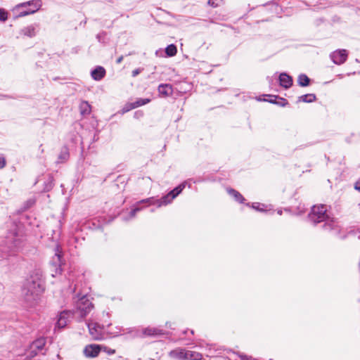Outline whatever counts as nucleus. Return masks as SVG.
Segmentation results:
<instances>
[{
  "instance_id": "1",
  "label": "nucleus",
  "mask_w": 360,
  "mask_h": 360,
  "mask_svg": "<svg viewBox=\"0 0 360 360\" xmlns=\"http://www.w3.org/2000/svg\"><path fill=\"white\" fill-rule=\"evenodd\" d=\"M45 289L42 271L39 269L32 271L22 289V296L28 307H34L40 300Z\"/></svg>"
},
{
  "instance_id": "2",
  "label": "nucleus",
  "mask_w": 360,
  "mask_h": 360,
  "mask_svg": "<svg viewBox=\"0 0 360 360\" xmlns=\"http://www.w3.org/2000/svg\"><path fill=\"white\" fill-rule=\"evenodd\" d=\"M308 220L313 224L324 222L323 228L325 230L333 231L338 234L340 231V225L337 219L330 218L326 213L325 205H314L308 214Z\"/></svg>"
},
{
  "instance_id": "3",
  "label": "nucleus",
  "mask_w": 360,
  "mask_h": 360,
  "mask_svg": "<svg viewBox=\"0 0 360 360\" xmlns=\"http://www.w3.org/2000/svg\"><path fill=\"white\" fill-rule=\"evenodd\" d=\"M23 239L15 229L8 232L5 239L0 241V259L14 255L20 249Z\"/></svg>"
},
{
  "instance_id": "4",
  "label": "nucleus",
  "mask_w": 360,
  "mask_h": 360,
  "mask_svg": "<svg viewBox=\"0 0 360 360\" xmlns=\"http://www.w3.org/2000/svg\"><path fill=\"white\" fill-rule=\"evenodd\" d=\"M75 302L76 309L79 313L81 318H84L94 307L93 304L90 302L86 295L80 296Z\"/></svg>"
},
{
  "instance_id": "5",
  "label": "nucleus",
  "mask_w": 360,
  "mask_h": 360,
  "mask_svg": "<svg viewBox=\"0 0 360 360\" xmlns=\"http://www.w3.org/2000/svg\"><path fill=\"white\" fill-rule=\"evenodd\" d=\"M27 6H33V8H27V10L20 11L18 16H25L30 14L34 13L39 10L41 6V2L39 0H31L18 4L14 10L19 11L21 8H27Z\"/></svg>"
},
{
  "instance_id": "6",
  "label": "nucleus",
  "mask_w": 360,
  "mask_h": 360,
  "mask_svg": "<svg viewBox=\"0 0 360 360\" xmlns=\"http://www.w3.org/2000/svg\"><path fill=\"white\" fill-rule=\"evenodd\" d=\"M62 256L63 254L61 251L59 250V246L57 245L56 247V252L52 259L50 262L51 266L54 269V271L52 270V276H55L57 274H60L62 271L61 264H62Z\"/></svg>"
},
{
  "instance_id": "7",
  "label": "nucleus",
  "mask_w": 360,
  "mask_h": 360,
  "mask_svg": "<svg viewBox=\"0 0 360 360\" xmlns=\"http://www.w3.org/2000/svg\"><path fill=\"white\" fill-rule=\"evenodd\" d=\"M174 198H172V195L169 192L162 196L160 199H155L154 198H148L139 201V203H149L150 205H157L158 207L165 206L169 204Z\"/></svg>"
},
{
  "instance_id": "8",
  "label": "nucleus",
  "mask_w": 360,
  "mask_h": 360,
  "mask_svg": "<svg viewBox=\"0 0 360 360\" xmlns=\"http://www.w3.org/2000/svg\"><path fill=\"white\" fill-rule=\"evenodd\" d=\"M348 53L346 49H338L330 54L332 61L336 65L345 63L347 59Z\"/></svg>"
},
{
  "instance_id": "9",
  "label": "nucleus",
  "mask_w": 360,
  "mask_h": 360,
  "mask_svg": "<svg viewBox=\"0 0 360 360\" xmlns=\"http://www.w3.org/2000/svg\"><path fill=\"white\" fill-rule=\"evenodd\" d=\"M88 328L90 335L95 340H101L103 339V327L97 323H89Z\"/></svg>"
},
{
  "instance_id": "10",
  "label": "nucleus",
  "mask_w": 360,
  "mask_h": 360,
  "mask_svg": "<svg viewBox=\"0 0 360 360\" xmlns=\"http://www.w3.org/2000/svg\"><path fill=\"white\" fill-rule=\"evenodd\" d=\"M102 349V346L96 344L86 345L84 349V354L88 358H95L98 356Z\"/></svg>"
},
{
  "instance_id": "11",
  "label": "nucleus",
  "mask_w": 360,
  "mask_h": 360,
  "mask_svg": "<svg viewBox=\"0 0 360 360\" xmlns=\"http://www.w3.org/2000/svg\"><path fill=\"white\" fill-rule=\"evenodd\" d=\"M72 312L70 310H64L60 312L58 316L56 326L59 328H64L70 321V319L72 317Z\"/></svg>"
},
{
  "instance_id": "12",
  "label": "nucleus",
  "mask_w": 360,
  "mask_h": 360,
  "mask_svg": "<svg viewBox=\"0 0 360 360\" xmlns=\"http://www.w3.org/2000/svg\"><path fill=\"white\" fill-rule=\"evenodd\" d=\"M39 30V25L37 23L32 24L30 25H27L26 27H24L22 28L19 34L20 36H25L30 38H32L36 36L37 32Z\"/></svg>"
},
{
  "instance_id": "13",
  "label": "nucleus",
  "mask_w": 360,
  "mask_h": 360,
  "mask_svg": "<svg viewBox=\"0 0 360 360\" xmlns=\"http://www.w3.org/2000/svg\"><path fill=\"white\" fill-rule=\"evenodd\" d=\"M279 84L284 89H289L292 85V77L285 72L281 73L278 77Z\"/></svg>"
},
{
  "instance_id": "14",
  "label": "nucleus",
  "mask_w": 360,
  "mask_h": 360,
  "mask_svg": "<svg viewBox=\"0 0 360 360\" xmlns=\"http://www.w3.org/2000/svg\"><path fill=\"white\" fill-rule=\"evenodd\" d=\"M169 355L171 358L179 360H187V351L184 349L177 348L172 350Z\"/></svg>"
},
{
  "instance_id": "15",
  "label": "nucleus",
  "mask_w": 360,
  "mask_h": 360,
  "mask_svg": "<svg viewBox=\"0 0 360 360\" xmlns=\"http://www.w3.org/2000/svg\"><path fill=\"white\" fill-rule=\"evenodd\" d=\"M160 95L164 97L172 96L173 94L172 86L169 84H160L158 87Z\"/></svg>"
},
{
  "instance_id": "16",
  "label": "nucleus",
  "mask_w": 360,
  "mask_h": 360,
  "mask_svg": "<svg viewBox=\"0 0 360 360\" xmlns=\"http://www.w3.org/2000/svg\"><path fill=\"white\" fill-rule=\"evenodd\" d=\"M105 70L102 66H97L96 68L91 70V75L92 78L96 81H100L105 75Z\"/></svg>"
},
{
  "instance_id": "17",
  "label": "nucleus",
  "mask_w": 360,
  "mask_h": 360,
  "mask_svg": "<svg viewBox=\"0 0 360 360\" xmlns=\"http://www.w3.org/2000/svg\"><path fill=\"white\" fill-rule=\"evenodd\" d=\"M143 334L146 336H158L165 334L163 330L158 328L147 327L143 329Z\"/></svg>"
},
{
  "instance_id": "18",
  "label": "nucleus",
  "mask_w": 360,
  "mask_h": 360,
  "mask_svg": "<svg viewBox=\"0 0 360 360\" xmlns=\"http://www.w3.org/2000/svg\"><path fill=\"white\" fill-rule=\"evenodd\" d=\"M46 339L44 338H39L35 340H34L32 343H31V348L35 349V350H38L39 352V351H41L45 345H46Z\"/></svg>"
},
{
  "instance_id": "19",
  "label": "nucleus",
  "mask_w": 360,
  "mask_h": 360,
  "mask_svg": "<svg viewBox=\"0 0 360 360\" xmlns=\"http://www.w3.org/2000/svg\"><path fill=\"white\" fill-rule=\"evenodd\" d=\"M227 191L230 195H231L234 198L236 201H237L240 203H243L244 201L245 200L244 197L238 191H236L235 189L229 188L227 190Z\"/></svg>"
},
{
  "instance_id": "20",
  "label": "nucleus",
  "mask_w": 360,
  "mask_h": 360,
  "mask_svg": "<svg viewBox=\"0 0 360 360\" xmlns=\"http://www.w3.org/2000/svg\"><path fill=\"white\" fill-rule=\"evenodd\" d=\"M311 79L305 74H300L297 77L298 85L302 87L308 86Z\"/></svg>"
},
{
  "instance_id": "21",
  "label": "nucleus",
  "mask_w": 360,
  "mask_h": 360,
  "mask_svg": "<svg viewBox=\"0 0 360 360\" xmlns=\"http://www.w3.org/2000/svg\"><path fill=\"white\" fill-rule=\"evenodd\" d=\"M80 112L82 115H89L91 112V105L87 101H82L79 105Z\"/></svg>"
},
{
  "instance_id": "22",
  "label": "nucleus",
  "mask_w": 360,
  "mask_h": 360,
  "mask_svg": "<svg viewBox=\"0 0 360 360\" xmlns=\"http://www.w3.org/2000/svg\"><path fill=\"white\" fill-rule=\"evenodd\" d=\"M316 99V96L314 94H304L298 98L299 101L304 103H311Z\"/></svg>"
},
{
  "instance_id": "23",
  "label": "nucleus",
  "mask_w": 360,
  "mask_h": 360,
  "mask_svg": "<svg viewBox=\"0 0 360 360\" xmlns=\"http://www.w3.org/2000/svg\"><path fill=\"white\" fill-rule=\"evenodd\" d=\"M186 186V183H181L179 186H177L176 188H174L173 190L169 191V193L172 195V198H175L178 195H179L181 191L184 190V188Z\"/></svg>"
},
{
  "instance_id": "24",
  "label": "nucleus",
  "mask_w": 360,
  "mask_h": 360,
  "mask_svg": "<svg viewBox=\"0 0 360 360\" xmlns=\"http://www.w3.org/2000/svg\"><path fill=\"white\" fill-rule=\"evenodd\" d=\"M70 157V153L68 151V148L67 147H63L61 149V151L58 155V162H62L67 160Z\"/></svg>"
},
{
  "instance_id": "25",
  "label": "nucleus",
  "mask_w": 360,
  "mask_h": 360,
  "mask_svg": "<svg viewBox=\"0 0 360 360\" xmlns=\"http://www.w3.org/2000/svg\"><path fill=\"white\" fill-rule=\"evenodd\" d=\"M54 179L51 175H49L47 179L44 182V191L48 192L51 191L54 186Z\"/></svg>"
},
{
  "instance_id": "26",
  "label": "nucleus",
  "mask_w": 360,
  "mask_h": 360,
  "mask_svg": "<svg viewBox=\"0 0 360 360\" xmlns=\"http://www.w3.org/2000/svg\"><path fill=\"white\" fill-rule=\"evenodd\" d=\"M177 49L174 44H169L165 49V53L167 56L172 57L176 54Z\"/></svg>"
},
{
  "instance_id": "27",
  "label": "nucleus",
  "mask_w": 360,
  "mask_h": 360,
  "mask_svg": "<svg viewBox=\"0 0 360 360\" xmlns=\"http://www.w3.org/2000/svg\"><path fill=\"white\" fill-rule=\"evenodd\" d=\"M187 360H200L202 354L200 353L192 351H187Z\"/></svg>"
},
{
  "instance_id": "28",
  "label": "nucleus",
  "mask_w": 360,
  "mask_h": 360,
  "mask_svg": "<svg viewBox=\"0 0 360 360\" xmlns=\"http://www.w3.org/2000/svg\"><path fill=\"white\" fill-rule=\"evenodd\" d=\"M150 101V99H149V98H139L138 100H136L135 102H133V103L135 106V108H136L139 106L144 105L148 103Z\"/></svg>"
},
{
  "instance_id": "29",
  "label": "nucleus",
  "mask_w": 360,
  "mask_h": 360,
  "mask_svg": "<svg viewBox=\"0 0 360 360\" xmlns=\"http://www.w3.org/2000/svg\"><path fill=\"white\" fill-rule=\"evenodd\" d=\"M96 39L100 43L105 44L107 41L106 32H101L96 35Z\"/></svg>"
},
{
  "instance_id": "30",
  "label": "nucleus",
  "mask_w": 360,
  "mask_h": 360,
  "mask_svg": "<svg viewBox=\"0 0 360 360\" xmlns=\"http://www.w3.org/2000/svg\"><path fill=\"white\" fill-rule=\"evenodd\" d=\"M134 108H135V106L134 105V103H128L123 107V108L122 109L121 111H122V113L124 114V113H126Z\"/></svg>"
},
{
  "instance_id": "31",
  "label": "nucleus",
  "mask_w": 360,
  "mask_h": 360,
  "mask_svg": "<svg viewBox=\"0 0 360 360\" xmlns=\"http://www.w3.org/2000/svg\"><path fill=\"white\" fill-rule=\"evenodd\" d=\"M8 18V13L4 8H0V21L5 22Z\"/></svg>"
},
{
  "instance_id": "32",
  "label": "nucleus",
  "mask_w": 360,
  "mask_h": 360,
  "mask_svg": "<svg viewBox=\"0 0 360 360\" xmlns=\"http://www.w3.org/2000/svg\"><path fill=\"white\" fill-rule=\"evenodd\" d=\"M39 351L35 350L32 348H31V345L30 346L29 350L27 351V356L30 358H34L38 354Z\"/></svg>"
},
{
  "instance_id": "33",
  "label": "nucleus",
  "mask_w": 360,
  "mask_h": 360,
  "mask_svg": "<svg viewBox=\"0 0 360 360\" xmlns=\"http://www.w3.org/2000/svg\"><path fill=\"white\" fill-rule=\"evenodd\" d=\"M141 210V207H136L134 209L131 210L129 212V217L125 219L127 220L129 219L134 218L135 217L136 212H139Z\"/></svg>"
},
{
  "instance_id": "34",
  "label": "nucleus",
  "mask_w": 360,
  "mask_h": 360,
  "mask_svg": "<svg viewBox=\"0 0 360 360\" xmlns=\"http://www.w3.org/2000/svg\"><path fill=\"white\" fill-rule=\"evenodd\" d=\"M261 206L264 207V205H262V204H260L259 202H255L252 205L253 209H255L256 210H258V211H260V212H264V209L263 207H261Z\"/></svg>"
},
{
  "instance_id": "35",
  "label": "nucleus",
  "mask_w": 360,
  "mask_h": 360,
  "mask_svg": "<svg viewBox=\"0 0 360 360\" xmlns=\"http://www.w3.org/2000/svg\"><path fill=\"white\" fill-rule=\"evenodd\" d=\"M279 100H280L279 101H278V102L276 101V104H277L280 106H282V107H284L288 104V101L285 98H279Z\"/></svg>"
},
{
  "instance_id": "36",
  "label": "nucleus",
  "mask_w": 360,
  "mask_h": 360,
  "mask_svg": "<svg viewBox=\"0 0 360 360\" xmlns=\"http://www.w3.org/2000/svg\"><path fill=\"white\" fill-rule=\"evenodd\" d=\"M102 349H103L104 352H105L109 355H112V354H114L115 353V349L109 348V347H104V346L103 347L102 346Z\"/></svg>"
},
{
  "instance_id": "37",
  "label": "nucleus",
  "mask_w": 360,
  "mask_h": 360,
  "mask_svg": "<svg viewBox=\"0 0 360 360\" xmlns=\"http://www.w3.org/2000/svg\"><path fill=\"white\" fill-rule=\"evenodd\" d=\"M221 0H209L208 4L212 6V7H217L219 6V2Z\"/></svg>"
},
{
  "instance_id": "38",
  "label": "nucleus",
  "mask_w": 360,
  "mask_h": 360,
  "mask_svg": "<svg viewBox=\"0 0 360 360\" xmlns=\"http://www.w3.org/2000/svg\"><path fill=\"white\" fill-rule=\"evenodd\" d=\"M142 70H143V68H137V69L134 70L131 72V76L133 77H136L137 75H139L142 72Z\"/></svg>"
},
{
  "instance_id": "39",
  "label": "nucleus",
  "mask_w": 360,
  "mask_h": 360,
  "mask_svg": "<svg viewBox=\"0 0 360 360\" xmlns=\"http://www.w3.org/2000/svg\"><path fill=\"white\" fill-rule=\"evenodd\" d=\"M6 165V160L3 157H0V169L4 168Z\"/></svg>"
},
{
  "instance_id": "40",
  "label": "nucleus",
  "mask_w": 360,
  "mask_h": 360,
  "mask_svg": "<svg viewBox=\"0 0 360 360\" xmlns=\"http://www.w3.org/2000/svg\"><path fill=\"white\" fill-rule=\"evenodd\" d=\"M143 113L141 111L138 110L134 112V117L136 119H139V118L143 117Z\"/></svg>"
},
{
  "instance_id": "41",
  "label": "nucleus",
  "mask_w": 360,
  "mask_h": 360,
  "mask_svg": "<svg viewBox=\"0 0 360 360\" xmlns=\"http://www.w3.org/2000/svg\"><path fill=\"white\" fill-rule=\"evenodd\" d=\"M319 4L323 5L324 7H326L328 5H329V3L327 1V0H320Z\"/></svg>"
},
{
  "instance_id": "42",
  "label": "nucleus",
  "mask_w": 360,
  "mask_h": 360,
  "mask_svg": "<svg viewBox=\"0 0 360 360\" xmlns=\"http://www.w3.org/2000/svg\"><path fill=\"white\" fill-rule=\"evenodd\" d=\"M354 188L359 191H360V181H357L355 184Z\"/></svg>"
},
{
  "instance_id": "43",
  "label": "nucleus",
  "mask_w": 360,
  "mask_h": 360,
  "mask_svg": "<svg viewBox=\"0 0 360 360\" xmlns=\"http://www.w3.org/2000/svg\"><path fill=\"white\" fill-rule=\"evenodd\" d=\"M123 58H124L123 56H120V57L117 59L116 63H117V64H120V63H122V61L123 60Z\"/></svg>"
},
{
  "instance_id": "44",
  "label": "nucleus",
  "mask_w": 360,
  "mask_h": 360,
  "mask_svg": "<svg viewBox=\"0 0 360 360\" xmlns=\"http://www.w3.org/2000/svg\"><path fill=\"white\" fill-rule=\"evenodd\" d=\"M274 99H271V100L269 101V103H276V99L279 98V97L277 96H274Z\"/></svg>"
},
{
  "instance_id": "45",
  "label": "nucleus",
  "mask_w": 360,
  "mask_h": 360,
  "mask_svg": "<svg viewBox=\"0 0 360 360\" xmlns=\"http://www.w3.org/2000/svg\"><path fill=\"white\" fill-rule=\"evenodd\" d=\"M271 6L274 8L275 10H277L278 8V6L276 4H271Z\"/></svg>"
},
{
  "instance_id": "46",
  "label": "nucleus",
  "mask_w": 360,
  "mask_h": 360,
  "mask_svg": "<svg viewBox=\"0 0 360 360\" xmlns=\"http://www.w3.org/2000/svg\"><path fill=\"white\" fill-rule=\"evenodd\" d=\"M278 214L279 215H281V214H282V210H278Z\"/></svg>"
},
{
  "instance_id": "47",
  "label": "nucleus",
  "mask_w": 360,
  "mask_h": 360,
  "mask_svg": "<svg viewBox=\"0 0 360 360\" xmlns=\"http://www.w3.org/2000/svg\"><path fill=\"white\" fill-rule=\"evenodd\" d=\"M78 297H80L79 295L77 296V298H78ZM74 300H75V301H76L77 299H76V297H74Z\"/></svg>"
},
{
  "instance_id": "48",
  "label": "nucleus",
  "mask_w": 360,
  "mask_h": 360,
  "mask_svg": "<svg viewBox=\"0 0 360 360\" xmlns=\"http://www.w3.org/2000/svg\"><path fill=\"white\" fill-rule=\"evenodd\" d=\"M191 334H193L194 333V331L193 330H191Z\"/></svg>"
},
{
  "instance_id": "49",
  "label": "nucleus",
  "mask_w": 360,
  "mask_h": 360,
  "mask_svg": "<svg viewBox=\"0 0 360 360\" xmlns=\"http://www.w3.org/2000/svg\"><path fill=\"white\" fill-rule=\"evenodd\" d=\"M186 333H187V332H186V330H184V331L183 332V333H184V334H186Z\"/></svg>"
}]
</instances>
